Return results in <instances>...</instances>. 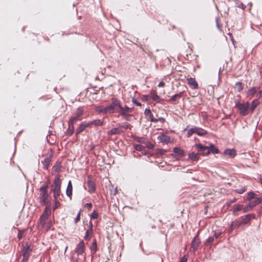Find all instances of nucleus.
Here are the masks:
<instances>
[{"instance_id": "nucleus-39", "label": "nucleus", "mask_w": 262, "mask_h": 262, "mask_svg": "<svg viewBox=\"0 0 262 262\" xmlns=\"http://www.w3.org/2000/svg\"><path fill=\"white\" fill-rule=\"evenodd\" d=\"M222 234V232L220 231H215L214 232L213 236L215 238H218Z\"/></svg>"}, {"instance_id": "nucleus-22", "label": "nucleus", "mask_w": 262, "mask_h": 262, "mask_svg": "<svg viewBox=\"0 0 262 262\" xmlns=\"http://www.w3.org/2000/svg\"><path fill=\"white\" fill-rule=\"evenodd\" d=\"M51 214V208L50 206L49 205H47L46 206L45 209L41 214V215L43 216H46L47 217H49L50 215Z\"/></svg>"}, {"instance_id": "nucleus-53", "label": "nucleus", "mask_w": 262, "mask_h": 262, "mask_svg": "<svg viewBox=\"0 0 262 262\" xmlns=\"http://www.w3.org/2000/svg\"><path fill=\"white\" fill-rule=\"evenodd\" d=\"M74 133V131L69 128L67 130L66 133L68 136H71Z\"/></svg>"}, {"instance_id": "nucleus-35", "label": "nucleus", "mask_w": 262, "mask_h": 262, "mask_svg": "<svg viewBox=\"0 0 262 262\" xmlns=\"http://www.w3.org/2000/svg\"><path fill=\"white\" fill-rule=\"evenodd\" d=\"M235 88L238 90V91L240 92L243 89V83L241 82H236Z\"/></svg>"}, {"instance_id": "nucleus-57", "label": "nucleus", "mask_w": 262, "mask_h": 262, "mask_svg": "<svg viewBox=\"0 0 262 262\" xmlns=\"http://www.w3.org/2000/svg\"><path fill=\"white\" fill-rule=\"evenodd\" d=\"M236 199L235 198H233V199L230 200L227 203L228 206H230L232 203L236 202Z\"/></svg>"}, {"instance_id": "nucleus-8", "label": "nucleus", "mask_w": 262, "mask_h": 262, "mask_svg": "<svg viewBox=\"0 0 262 262\" xmlns=\"http://www.w3.org/2000/svg\"><path fill=\"white\" fill-rule=\"evenodd\" d=\"M201 243V241L200 238L198 237V235L195 236L191 243V249L190 251H192L193 253L195 252L196 250L198 249L200 244Z\"/></svg>"}, {"instance_id": "nucleus-18", "label": "nucleus", "mask_w": 262, "mask_h": 262, "mask_svg": "<svg viewBox=\"0 0 262 262\" xmlns=\"http://www.w3.org/2000/svg\"><path fill=\"white\" fill-rule=\"evenodd\" d=\"M201 154H199L198 152L197 153H195L194 152H192L191 153H190L188 155V158L192 161L194 162L198 160L199 158V155H201Z\"/></svg>"}, {"instance_id": "nucleus-26", "label": "nucleus", "mask_w": 262, "mask_h": 262, "mask_svg": "<svg viewBox=\"0 0 262 262\" xmlns=\"http://www.w3.org/2000/svg\"><path fill=\"white\" fill-rule=\"evenodd\" d=\"M48 198V194H45L44 195H40V203L42 205H46L47 203Z\"/></svg>"}, {"instance_id": "nucleus-27", "label": "nucleus", "mask_w": 262, "mask_h": 262, "mask_svg": "<svg viewBox=\"0 0 262 262\" xmlns=\"http://www.w3.org/2000/svg\"><path fill=\"white\" fill-rule=\"evenodd\" d=\"M93 233V230L91 229H88L84 238L85 240H89Z\"/></svg>"}, {"instance_id": "nucleus-40", "label": "nucleus", "mask_w": 262, "mask_h": 262, "mask_svg": "<svg viewBox=\"0 0 262 262\" xmlns=\"http://www.w3.org/2000/svg\"><path fill=\"white\" fill-rule=\"evenodd\" d=\"M145 144H146V147L149 149H153L154 147V145L148 141H146V143Z\"/></svg>"}, {"instance_id": "nucleus-33", "label": "nucleus", "mask_w": 262, "mask_h": 262, "mask_svg": "<svg viewBox=\"0 0 262 262\" xmlns=\"http://www.w3.org/2000/svg\"><path fill=\"white\" fill-rule=\"evenodd\" d=\"M47 188H48L47 185L41 187L40 188V195H44L45 194H48L47 193Z\"/></svg>"}, {"instance_id": "nucleus-3", "label": "nucleus", "mask_w": 262, "mask_h": 262, "mask_svg": "<svg viewBox=\"0 0 262 262\" xmlns=\"http://www.w3.org/2000/svg\"><path fill=\"white\" fill-rule=\"evenodd\" d=\"M61 184V182L59 177L58 176L56 177L54 181V185L51 189V191L54 193V199H57L60 195Z\"/></svg>"}, {"instance_id": "nucleus-61", "label": "nucleus", "mask_w": 262, "mask_h": 262, "mask_svg": "<svg viewBox=\"0 0 262 262\" xmlns=\"http://www.w3.org/2000/svg\"><path fill=\"white\" fill-rule=\"evenodd\" d=\"M104 109H105V107L104 108H100V110H98V111L100 112V113H108V112H104Z\"/></svg>"}, {"instance_id": "nucleus-1", "label": "nucleus", "mask_w": 262, "mask_h": 262, "mask_svg": "<svg viewBox=\"0 0 262 262\" xmlns=\"http://www.w3.org/2000/svg\"><path fill=\"white\" fill-rule=\"evenodd\" d=\"M195 147L198 149L199 154H202L203 156L208 155L210 153L215 154L219 152V149L213 144H210L209 146H204L199 143L195 144Z\"/></svg>"}, {"instance_id": "nucleus-59", "label": "nucleus", "mask_w": 262, "mask_h": 262, "mask_svg": "<svg viewBox=\"0 0 262 262\" xmlns=\"http://www.w3.org/2000/svg\"><path fill=\"white\" fill-rule=\"evenodd\" d=\"M256 201L257 204L262 203V196L256 198Z\"/></svg>"}, {"instance_id": "nucleus-36", "label": "nucleus", "mask_w": 262, "mask_h": 262, "mask_svg": "<svg viewBox=\"0 0 262 262\" xmlns=\"http://www.w3.org/2000/svg\"><path fill=\"white\" fill-rule=\"evenodd\" d=\"M149 119L150 121L153 122H157L160 120H163V118H159L158 119H156L154 118V115L152 114L149 116Z\"/></svg>"}, {"instance_id": "nucleus-9", "label": "nucleus", "mask_w": 262, "mask_h": 262, "mask_svg": "<svg viewBox=\"0 0 262 262\" xmlns=\"http://www.w3.org/2000/svg\"><path fill=\"white\" fill-rule=\"evenodd\" d=\"M87 184L89 187V192L91 193L94 192L96 190L95 182L90 176H88Z\"/></svg>"}, {"instance_id": "nucleus-34", "label": "nucleus", "mask_w": 262, "mask_h": 262, "mask_svg": "<svg viewBox=\"0 0 262 262\" xmlns=\"http://www.w3.org/2000/svg\"><path fill=\"white\" fill-rule=\"evenodd\" d=\"M125 120L129 121L131 119L132 115L129 114V113H124L122 112L121 114H120Z\"/></svg>"}, {"instance_id": "nucleus-48", "label": "nucleus", "mask_w": 262, "mask_h": 262, "mask_svg": "<svg viewBox=\"0 0 262 262\" xmlns=\"http://www.w3.org/2000/svg\"><path fill=\"white\" fill-rule=\"evenodd\" d=\"M237 7L244 10L246 8V6L244 5L242 3H238L237 4Z\"/></svg>"}, {"instance_id": "nucleus-32", "label": "nucleus", "mask_w": 262, "mask_h": 262, "mask_svg": "<svg viewBox=\"0 0 262 262\" xmlns=\"http://www.w3.org/2000/svg\"><path fill=\"white\" fill-rule=\"evenodd\" d=\"M214 240V237H209L207 238L206 241L205 243V245L206 246H210Z\"/></svg>"}, {"instance_id": "nucleus-13", "label": "nucleus", "mask_w": 262, "mask_h": 262, "mask_svg": "<svg viewBox=\"0 0 262 262\" xmlns=\"http://www.w3.org/2000/svg\"><path fill=\"white\" fill-rule=\"evenodd\" d=\"M257 205L256 200L251 202L243 208V212L245 213L252 210V209Z\"/></svg>"}, {"instance_id": "nucleus-4", "label": "nucleus", "mask_w": 262, "mask_h": 262, "mask_svg": "<svg viewBox=\"0 0 262 262\" xmlns=\"http://www.w3.org/2000/svg\"><path fill=\"white\" fill-rule=\"evenodd\" d=\"M33 250V247L31 245H23L21 249L22 255L23 259L22 262H28L31 252Z\"/></svg>"}, {"instance_id": "nucleus-58", "label": "nucleus", "mask_w": 262, "mask_h": 262, "mask_svg": "<svg viewBox=\"0 0 262 262\" xmlns=\"http://www.w3.org/2000/svg\"><path fill=\"white\" fill-rule=\"evenodd\" d=\"M187 257L186 255L183 256L180 259V262H187Z\"/></svg>"}, {"instance_id": "nucleus-38", "label": "nucleus", "mask_w": 262, "mask_h": 262, "mask_svg": "<svg viewBox=\"0 0 262 262\" xmlns=\"http://www.w3.org/2000/svg\"><path fill=\"white\" fill-rule=\"evenodd\" d=\"M257 91L255 88H252L250 89L248 92V95L249 96H253L256 93Z\"/></svg>"}, {"instance_id": "nucleus-15", "label": "nucleus", "mask_w": 262, "mask_h": 262, "mask_svg": "<svg viewBox=\"0 0 262 262\" xmlns=\"http://www.w3.org/2000/svg\"><path fill=\"white\" fill-rule=\"evenodd\" d=\"M188 84L193 89H196L198 88V84L194 78H188L187 79Z\"/></svg>"}, {"instance_id": "nucleus-47", "label": "nucleus", "mask_w": 262, "mask_h": 262, "mask_svg": "<svg viewBox=\"0 0 262 262\" xmlns=\"http://www.w3.org/2000/svg\"><path fill=\"white\" fill-rule=\"evenodd\" d=\"M194 130H193V128H190V129H189L188 130V133H187V137H190L193 134H194Z\"/></svg>"}, {"instance_id": "nucleus-37", "label": "nucleus", "mask_w": 262, "mask_h": 262, "mask_svg": "<svg viewBox=\"0 0 262 262\" xmlns=\"http://www.w3.org/2000/svg\"><path fill=\"white\" fill-rule=\"evenodd\" d=\"M51 162V154H49L47 157L44 159V164H50Z\"/></svg>"}, {"instance_id": "nucleus-56", "label": "nucleus", "mask_w": 262, "mask_h": 262, "mask_svg": "<svg viewBox=\"0 0 262 262\" xmlns=\"http://www.w3.org/2000/svg\"><path fill=\"white\" fill-rule=\"evenodd\" d=\"M132 101L133 102L136 104L137 106H141V103H140L139 102H138L136 99H135V98H133V100H132Z\"/></svg>"}, {"instance_id": "nucleus-42", "label": "nucleus", "mask_w": 262, "mask_h": 262, "mask_svg": "<svg viewBox=\"0 0 262 262\" xmlns=\"http://www.w3.org/2000/svg\"><path fill=\"white\" fill-rule=\"evenodd\" d=\"M135 148L138 151H142L144 148V146L140 144H137L135 146Z\"/></svg>"}, {"instance_id": "nucleus-43", "label": "nucleus", "mask_w": 262, "mask_h": 262, "mask_svg": "<svg viewBox=\"0 0 262 262\" xmlns=\"http://www.w3.org/2000/svg\"><path fill=\"white\" fill-rule=\"evenodd\" d=\"M239 222H237V221H235V222H232V224L231 225V227H230V228H231V231H232L233 230V228H235V227L237 225H239Z\"/></svg>"}, {"instance_id": "nucleus-10", "label": "nucleus", "mask_w": 262, "mask_h": 262, "mask_svg": "<svg viewBox=\"0 0 262 262\" xmlns=\"http://www.w3.org/2000/svg\"><path fill=\"white\" fill-rule=\"evenodd\" d=\"M85 251L84 243L83 241H81L76 248V252L78 255H81Z\"/></svg>"}, {"instance_id": "nucleus-46", "label": "nucleus", "mask_w": 262, "mask_h": 262, "mask_svg": "<svg viewBox=\"0 0 262 262\" xmlns=\"http://www.w3.org/2000/svg\"><path fill=\"white\" fill-rule=\"evenodd\" d=\"M68 124H69V127L68 128L69 129H72V130L74 131V125L75 123H73V122H72L69 121Z\"/></svg>"}, {"instance_id": "nucleus-63", "label": "nucleus", "mask_w": 262, "mask_h": 262, "mask_svg": "<svg viewBox=\"0 0 262 262\" xmlns=\"http://www.w3.org/2000/svg\"><path fill=\"white\" fill-rule=\"evenodd\" d=\"M164 86H165V83L163 81H161L158 84L159 87H164Z\"/></svg>"}, {"instance_id": "nucleus-2", "label": "nucleus", "mask_w": 262, "mask_h": 262, "mask_svg": "<svg viewBox=\"0 0 262 262\" xmlns=\"http://www.w3.org/2000/svg\"><path fill=\"white\" fill-rule=\"evenodd\" d=\"M121 105V103L118 99L116 98H113L111 100V104L105 107L104 111L108 112V113H119V110L118 111L117 108L119 110Z\"/></svg>"}, {"instance_id": "nucleus-21", "label": "nucleus", "mask_w": 262, "mask_h": 262, "mask_svg": "<svg viewBox=\"0 0 262 262\" xmlns=\"http://www.w3.org/2000/svg\"><path fill=\"white\" fill-rule=\"evenodd\" d=\"M72 185L71 181H70L68 183V186L66 190V194L67 196L71 197L72 194Z\"/></svg>"}, {"instance_id": "nucleus-41", "label": "nucleus", "mask_w": 262, "mask_h": 262, "mask_svg": "<svg viewBox=\"0 0 262 262\" xmlns=\"http://www.w3.org/2000/svg\"><path fill=\"white\" fill-rule=\"evenodd\" d=\"M54 200H55V204H54V205L53 207V209L55 210L60 205V203L57 200V199H54Z\"/></svg>"}, {"instance_id": "nucleus-16", "label": "nucleus", "mask_w": 262, "mask_h": 262, "mask_svg": "<svg viewBox=\"0 0 262 262\" xmlns=\"http://www.w3.org/2000/svg\"><path fill=\"white\" fill-rule=\"evenodd\" d=\"M173 151L175 154L177 155L180 157H183L185 156L186 155L185 151L182 148L178 147H174L173 149Z\"/></svg>"}, {"instance_id": "nucleus-20", "label": "nucleus", "mask_w": 262, "mask_h": 262, "mask_svg": "<svg viewBox=\"0 0 262 262\" xmlns=\"http://www.w3.org/2000/svg\"><path fill=\"white\" fill-rule=\"evenodd\" d=\"M122 132V130L120 128L115 127L113 128L108 133V135H118L120 134Z\"/></svg>"}, {"instance_id": "nucleus-62", "label": "nucleus", "mask_w": 262, "mask_h": 262, "mask_svg": "<svg viewBox=\"0 0 262 262\" xmlns=\"http://www.w3.org/2000/svg\"><path fill=\"white\" fill-rule=\"evenodd\" d=\"M51 225H52V224H51V222H49L47 223V225L46 226L47 230H49L51 228Z\"/></svg>"}, {"instance_id": "nucleus-45", "label": "nucleus", "mask_w": 262, "mask_h": 262, "mask_svg": "<svg viewBox=\"0 0 262 262\" xmlns=\"http://www.w3.org/2000/svg\"><path fill=\"white\" fill-rule=\"evenodd\" d=\"M61 167L60 166V165H55L53 167V169L56 172H58L60 170Z\"/></svg>"}, {"instance_id": "nucleus-44", "label": "nucleus", "mask_w": 262, "mask_h": 262, "mask_svg": "<svg viewBox=\"0 0 262 262\" xmlns=\"http://www.w3.org/2000/svg\"><path fill=\"white\" fill-rule=\"evenodd\" d=\"M98 214L95 211H94L91 213V217L92 219H96L98 218Z\"/></svg>"}, {"instance_id": "nucleus-28", "label": "nucleus", "mask_w": 262, "mask_h": 262, "mask_svg": "<svg viewBox=\"0 0 262 262\" xmlns=\"http://www.w3.org/2000/svg\"><path fill=\"white\" fill-rule=\"evenodd\" d=\"M182 93L180 92L179 94H177L176 95H174L171 97V98L170 99V101H175L178 100H179L181 97H182Z\"/></svg>"}, {"instance_id": "nucleus-52", "label": "nucleus", "mask_w": 262, "mask_h": 262, "mask_svg": "<svg viewBox=\"0 0 262 262\" xmlns=\"http://www.w3.org/2000/svg\"><path fill=\"white\" fill-rule=\"evenodd\" d=\"M243 205H238L236 206L234 209L235 210V211H238L241 210L243 209Z\"/></svg>"}, {"instance_id": "nucleus-29", "label": "nucleus", "mask_w": 262, "mask_h": 262, "mask_svg": "<svg viewBox=\"0 0 262 262\" xmlns=\"http://www.w3.org/2000/svg\"><path fill=\"white\" fill-rule=\"evenodd\" d=\"M258 104H259V101H258L257 99H254V100H253V101L252 102L251 107H250V110L252 111H253L256 107V106L258 105Z\"/></svg>"}, {"instance_id": "nucleus-30", "label": "nucleus", "mask_w": 262, "mask_h": 262, "mask_svg": "<svg viewBox=\"0 0 262 262\" xmlns=\"http://www.w3.org/2000/svg\"><path fill=\"white\" fill-rule=\"evenodd\" d=\"M48 219V217H47L46 216H43L42 215L40 216V217L39 218V222H40V225L42 227L45 226L46 221Z\"/></svg>"}, {"instance_id": "nucleus-6", "label": "nucleus", "mask_w": 262, "mask_h": 262, "mask_svg": "<svg viewBox=\"0 0 262 262\" xmlns=\"http://www.w3.org/2000/svg\"><path fill=\"white\" fill-rule=\"evenodd\" d=\"M236 106L239 112V114L242 116H246L248 114V109L249 106L248 102L238 103L237 104Z\"/></svg>"}, {"instance_id": "nucleus-5", "label": "nucleus", "mask_w": 262, "mask_h": 262, "mask_svg": "<svg viewBox=\"0 0 262 262\" xmlns=\"http://www.w3.org/2000/svg\"><path fill=\"white\" fill-rule=\"evenodd\" d=\"M157 139L163 144H168L173 142V138L167 136L164 133H160L157 137Z\"/></svg>"}, {"instance_id": "nucleus-11", "label": "nucleus", "mask_w": 262, "mask_h": 262, "mask_svg": "<svg viewBox=\"0 0 262 262\" xmlns=\"http://www.w3.org/2000/svg\"><path fill=\"white\" fill-rule=\"evenodd\" d=\"M224 155L228 158H233L236 155V151L234 148L226 149L224 151Z\"/></svg>"}, {"instance_id": "nucleus-51", "label": "nucleus", "mask_w": 262, "mask_h": 262, "mask_svg": "<svg viewBox=\"0 0 262 262\" xmlns=\"http://www.w3.org/2000/svg\"><path fill=\"white\" fill-rule=\"evenodd\" d=\"M91 250L96 251L97 250V244L96 242H94L91 246Z\"/></svg>"}, {"instance_id": "nucleus-24", "label": "nucleus", "mask_w": 262, "mask_h": 262, "mask_svg": "<svg viewBox=\"0 0 262 262\" xmlns=\"http://www.w3.org/2000/svg\"><path fill=\"white\" fill-rule=\"evenodd\" d=\"M89 123H90V125H94L96 126H97L102 125L103 124V122L101 120L96 119L92 122H90Z\"/></svg>"}, {"instance_id": "nucleus-60", "label": "nucleus", "mask_w": 262, "mask_h": 262, "mask_svg": "<svg viewBox=\"0 0 262 262\" xmlns=\"http://www.w3.org/2000/svg\"><path fill=\"white\" fill-rule=\"evenodd\" d=\"M148 98H149V97L148 95H143L142 97V99L143 101H147L148 100Z\"/></svg>"}, {"instance_id": "nucleus-12", "label": "nucleus", "mask_w": 262, "mask_h": 262, "mask_svg": "<svg viewBox=\"0 0 262 262\" xmlns=\"http://www.w3.org/2000/svg\"><path fill=\"white\" fill-rule=\"evenodd\" d=\"M255 217V214H249L244 216H242V223L244 224H247L250 222V221L252 219Z\"/></svg>"}, {"instance_id": "nucleus-7", "label": "nucleus", "mask_w": 262, "mask_h": 262, "mask_svg": "<svg viewBox=\"0 0 262 262\" xmlns=\"http://www.w3.org/2000/svg\"><path fill=\"white\" fill-rule=\"evenodd\" d=\"M83 114V108L81 107L78 108L76 111L75 116L72 117L69 121L75 124L78 121H80L82 119Z\"/></svg>"}, {"instance_id": "nucleus-55", "label": "nucleus", "mask_w": 262, "mask_h": 262, "mask_svg": "<svg viewBox=\"0 0 262 262\" xmlns=\"http://www.w3.org/2000/svg\"><path fill=\"white\" fill-rule=\"evenodd\" d=\"M245 190H246L245 188H242L241 189H237L236 192L239 194H242V193H244L245 191Z\"/></svg>"}, {"instance_id": "nucleus-49", "label": "nucleus", "mask_w": 262, "mask_h": 262, "mask_svg": "<svg viewBox=\"0 0 262 262\" xmlns=\"http://www.w3.org/2000/svg\"><path fill=\"white\" fill-rule=\"evenodd\" d=\"M144 114L146 116H150L151 115H152L150 110L149 108H146L144 111Z\"/></svg>"}, {"instance_id": "nucleus-64", "label": "nucleus", "mask_w": 262, "mask_h": 262, "mask_svg": "<svg viewBox=\"0 0 262 262\" xmlns=\"http://www.w3.org/2000/svg\"><path fill=\"white\" fill-rule=\"evenodd\" d=\"M85 206L86 207H89V208H91L92 206V205L91 203H88L85 204Z\"/></svg>"}, {"instance_id": "nucleus-14", "label": "nucleus", "mask_w": 262, "mask_h": 262, "mask_svg": "<svg viewBox=\"0 0 262 262\" xmlns=\"http://www.w3.org/2000/svg\"><path fill=\"white\" fill-rule=\"evenodd\" d=\"M90 125V123L89 122H82L79 125V127L77 128L76 131V134H79L83 132L85 128L89 126Z\"/></svg>"}, {"instance_id": "nucleus-54", "label": "nucleus", "mask_w": 262, "mask_h": 262, "mask_svg": "<svg viewBox=\"0 0 262 262\" xmlns=\"http://www.w3.org/2000/svg\"><path fill=\"white\" fill-rule=\"evenodd\" d=\"M130 126V124L128 123H124L122 125H121V127H123V128H128V127H129V126Z\"/></svg>"}, {"instance_id": "nucleus-31", "label": "nucleus", "mask_w": 262, "mask_h": 262, "mask_svg": "<svg viewBox=\"0 0 262 262\" xmlns=\"http://www.w3.org/2000/svg\"><path fill=\"white\" fill-rule=\"evenodd\" d=\"M134 139L136 141L140 143H146V139L144 137H135L134 138Z\"/></svg>"}, {"instance_id": "nucleus-50", "label": "nucleus", "mask_w": 262, "mask_h": 262, "mask_svg": "<svg viewBox=\"0 0 262 262\" xmlns=\"http://www.w3.org/2000/svg\"><path fill=\"white\" fill-rule=\"evenodd\" d=\"M80 213H81V211H80L78 212V214H77V215L75 219V224H77V222H79V221H80Z\"/></svg>"}, {"instance_id": "nucleus-17", "label": "nucleus", "mask_w": 262, "mask_h": 262, "mask_svg": "<svg viewBox=\"0 0 262 262\" xmlns=\"http://www.w3.org/2000/svg\"><path fill=\"white\" fill-rule=\"evenodd\" d=\"M133 111V108L129 107L127 105L123 106L121 104L120 109L119 110V113L121 114L122 112H124V113H132Z\"/></svg>"}, {"instance_id": "nucleus-23", "label": "nucleus", "mask_w": 262, "mask_h": 262, "mask_svg": "<svg viewBox=\"0 0 262 262\" xmlns=\"http://www.w3.org/2000/svg\"><path fill=\"white\" fill-rule=\"evenodd\" d=\"M256 198H257L256 197V194L253 191H250L248 193L246 199L247 200L250 201L252 199L256 200Z\"/></svg>"}, {"instance_id": "nucleus-25", "label": "nucleus", "mask_w": 262, "mask_h": 262, "mask_svg": "<svg viewBox=\"0 0 262 262\" xmlns=\"http://www.w3.org/2000/svg\"><path fill=\"white\" fill-rule=\"evenodd\" d=\"M151 98L153 100L156 101L157 102H160L162 100V99L156 94V93L155 92H153L151 93Z\"/></svg>"}, {"instance_id": "nucleus-19", "label": "nucleus", "mask_w": 262, "mask_h": 262, "mask_svg": "<svg viewBox=\"0 0 262 262\" xmlns=\"http://www.w3.org/2000/svg\"><path fill=\"white\" fill-rule=\"evenodd\" d=\"M193 130L194 133L199 136H204L207 134V132L206 130L201 128H198L196 127H194Z\"/></svg>"}]
</instances>
